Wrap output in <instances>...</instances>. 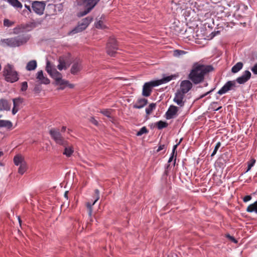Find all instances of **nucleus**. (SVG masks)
<instances>
[{"label":"nucleus","mask_w":257,"mask_h":257,"mask_svg":"<svg viewBox=\"0 0 257 257\" xmlns=\"http://www.w3.org/2000/svg\"><path fill=\"white\" fill-rule=\"evenodd\" d=\"M213 70L210 65L195 64L188 75V78L194 84H197L203 81L205 75Z\"/></svg>","instance_id":"obj_1"},{"label":"nucleus","mask_w":257,"mask_h":257,"mask_svg":"<svg viewBox=\"0 0 257 257\" xmlns=\"http://www.w3.org/2000/svg\"><path fill=\"white\" fill-rule=\"evenodd\" d=\"M173 78V76L172 75L164 77L161 79L151 81L145 83L143 85L142 95L145 97L149 96L152 91L153 87L167 83L172 80Z\"/></svg>","instance_id":"obj_2"},{"label":"nucleus","mask_w":257,"mask_h":257,"mask_svg":"<svg viewBox=\"0 0 257 257\" xmlns=\"http://www.w3.org/2000/svg\"><path fill=\"white\" fill-rule=\"evenodd\" d=\"M100 0H75L74 4L77 6H84L85 10L78 14L79 17L89 13L98 4Z\"/></svg>","instance_id":"obj_3"},{"label":"nucleus","mask_w":257,"mask_h":257,"mask_svg":"<svg viewBox=\"0 0 257 257\" xmlns=\"http://www.w3.org/2000/svg\"><path fill=\"white\" fill-rule=\"evenodd\" d=\"M3 75L5 80L9 82L13 83L19 80L17 72L14 69V66L10 64L5 66Z\"/></svg>","instance_id":"obj_4"},{"label":"nucleus","mask_w":257,"mask_h":257,"mask_svg":"<svg viewBox=\"0 0 257 257\" xmlns=\"http://www.w3.org/2000/svg\"><path fill=\"white\" fill-rule=\"evenodd\" d=\"M29 38L30 37L28 36L22 35L14 38L4 39L3 41L9 46L16 47L26 43Z\"/></svg>","instance_id":"obj_5"},{"label":"nucleus","mask_w":257,"mask_h":257,"mask_svg":"<svg viewBox=\"0 0 257 257\" xmlns=\"http://www.w3.org/2000/svg\"><path fill=\"white\" fill-rule=\"evenodd\" d=\"M92 19H93L90 17L83 19L81 22L78 24V26L70 32V34H74L83 31L88 27L89 24L92 21Z\"/></svg>","instance_id":"obj_6"},{"label":"nucleus","mask_w":257,"mask_h":257,"mask_svg":"<svg viewBox=\"0 0 257 257\" xmlns=\"http://www.w3.org/2000/svg\"><path fill=\"white\" fill-rule=\"evenodd\" d=\"M46 4L44 1H33L32 3V9L38 15L44 14Z\"/></svg>","instance_id":"obj_7"},{"label":"nucleus","mask_w":257,"mask_h":257,"mask_svg":"<svg viewBox=\"0 0 257 257\" xmlns=\"http://www.w3.org/2000/svg\"><path fill=\"white\" fill-rule=\"evenodd\" d=\"M52 138L55 141L56 143L60 145H64L66 140L62 136L61 133L58 130L51 129L49 132Z\"/></svg>","instance_id":"obj_8"},{"label":"nucleus","mask_w":257,"mask_h":257,"mask_svg":"<svg viewBox=\"0 0 257 257\" xmlns=\"http://www.w3.org/2000/svg\"><path fill=\"white\" fill-rule=\"evenodd\" d=\"M106 48L107 54L110 56H114L118 47L116 40L114 38L109 39Z\"/></svg>","instance_id":"obj_9"},{"label":"nucleus","mask_w":257,"mask_h":257,"mask_svg":"<svg viewBox=\"0 0 257 257\" xmlns=\"http://www.w3.org/2000/svg\"><path fill=\"white\" fill-rule=\"evenodd\" d=\"M235 87V82L234 81H228L224 86L217 92L219 95L226 93L228 91L233 89Z\"/></svg>","instance_id":"obj_10"},{"label":"nucleus","mask_w":257,"mask_h":257,"mask_svg":"<svg viewBox=\"0 0 257 257\" xmlns=\"http://www.w3.org/2000/svg\"><path fill=\"white\" fill-rule=\"evenodd\" d=\"M58 62L57 68L60 71L63 69L66 70L70 65V63L68 62V58L66 56H60L58 58Z\"/></svg>","instance_id":"obj_11"},{"label":"nucleus","mask_w":257,"mask_h":257,"mask_svg":"<svg viewBox=\"0 0 257 257\" xmlns=\"http://www.w3.org/2000/svg\"><path fill=\"white\" fill-rule=\"evenodd\" d=\"M185 95V94L177 90L175 93L173 101L180 107H183L185 102V100L184 99Z\"/></svg>","instance_id":"obj_12"},{"label":"nucleus","mask_w":257,"mask_h":257,"mask_svg":"<svg viewBox=\"0 0 257 257\" xmlns=\"http://www.w3.org/2000/svg\"><path fill=\"white\" fill-rule=\"evenodd\" d=\"M192 87V84L189 80H183L180 84V88L178 90L184 94H186Z\"/></svg>","instance_id":"obj_13"},{"label":"nucleus","mask_w":257,"mask_h":257,"mask_svg":"<svg viewBox=\"0 0 257 257\" xmlns=\"http://www.w3.org/2000/svg\"><path fill=\"white\" fill-rule=\"evenodd\" d=\"M251 75V73L248 70H245L241 76L236 79V81L240 84H244L250 78Z\"/></svg>","instance_id":"obj_14"},{"label":"nucleus","mask_w":257,"mask_h":257,"mask_svg":"<svg viewBox=\"0 0 257 257\" xmlns=\"http://www.w3.org/2000/svg\"><path fill=\"white\" fill-rule=\"evenodd\" d=\"M13 108L12 109V113L15 115L20 109V106L23 102V99L18 97L13 99Z\"/></svg>","instance_id":"obj_15"},{"label":"nucleus","mask_w":257,"mask_h":257,"mask_svg":"<svg viewBox=\"0 0 257 257\" xmlns=\"http://www.w3.org/2000/svg\"><path fill=\"white\" fill-rule=\"evenodd\" d=\"M65 144L64 145H61L64 148L63 154L67 157H70L74 152L73 147L72 145L69 144L67 141Z\"/></svg>","instance_id":"obj_16"},{"label":"nucleus","mask_w":257,"mask_h":257,"mask_svg":"<svg viewBox=\"0 0 257 257\" xmlns=\"http://www.w3.org/2000/svg\"><path fill=\"white\" fill-rule=\"evenodd\" d=\"M178 111V108L174 105H171L167 111L166 115L167 119H171L176 116Z\"/></svg>","instance_id":"obj_17"},{"label":"nucleus","mask_w":257,"mask_h":257,"mask_svg":"<svg viewBox=\"0 0 257 257\" xmlns=\"http://www.w3.org/2000/svg\"><path fill=\"white\" fill-rule=\"evenodd\" d=\"M36 78L41 82V83L48 84L50 82V80L47 77H45L44 76L42 70H40L37 72Z\"/></svg>","instance_id":"obj_18"},{"label":"nucleus","mask_w":257,"mask_h":257,"mask_svg":"<svg viewBox=\"0 0 257 257\" xmlns=\"http://www.w3.org/2000/svg\"><path fill=\"white\" fill-rule=\"evenodd\" d=\"M11 103H9L7 100L5 99H0V111H9L11 109Z\"/></svg>","instance_id":"obj_19"},{"label":"nucleus","mask_w":257,"mask_h":257,"mask_svg":"<svg viewBox=\"0 0 257 257\" xmlns=\"http://www.w3.org/2000/svg\"><path fill=\"white\" fill-rule=\"evenodd\" d=\"M148 103V100L145 98L139 99L134 105L133 107L137 109H141L144 107Z\"/></svg>","instance_id":"obj_20"},{"label":"nucleus","mask_w":257,"mask_h":257,"mask_svg":"<svg viewBox=\"0 0 257 257\" xmlns=\"http://www.w3.org/2000/svg\"><path fill=\"white\" fill-rule=\"evenodd\" d=\"M81 69V65L80 62L77 61L75 62L72 65L71 69V73L73 74H75L80 71Z\"/></svg>","instance_id":"obj_21"},{"label":"nucleus","mask_w":257,"mask_h":257,"mask_svg":"<svg viewBox=\"0 0 257 257\" xmlns=\"http://www.w3.org/2000/svg\"><path fill=\"white\" fill-rule=\"evenodd\" d=\"M50 76L53 78L56 82L62 78V75L61 73L58 72L56 69H54L52 72L50 74Z\"/></svg>","instance_id":"obj_22"},{"label":"nucleus","mask_w":257,"mask_h":257,"mask_svg":"<svg viewBox=\"0 0 257 257\" xmlns=\"http://www.w3.org/2000/svg\"><path fill=\"white\" fill-rule=\"evenodd\" d=\"M37 66V62L36 60L30 61L27 64L26 69L28 71H32L36 69Z\"/></svg>","instance_id":"obj_23"},{"label":"nucleus","mask_w":257,"mask_h":257,"mask_svg":"<svg viewBox=\"0 0 257 257\" xmlns=\"http://www.w3.org/2000/svg\"><path fill=\"white\" fill-rule=\"evenodd\" d=\"M246 211L249 213L254 212L257 214V201L249 205L247 207Z\"/></svg>","instance_id":"obj_24"},{"label":"nucleus","mask_w":257,"mask_h":257,"mask_svg":"<svg viewBox=\"0 0 257 257\" xmlns=\"http://www.w3.org/2000/svg\"><path fill=\"white\" fill-rule=\"evenodd\" d=\"M243 63L241 62H237L235 65H234L231 68V71L232 73H235L240 70L243 67Z\"/></svg>","instance_id":"obj_25"},{"label":"nucleus","mask_w":257,"mask_h":257,"mask_svg":"<svg viewBox=\"0 0 257 257\" xmlns=\"http://www.w3.org/2000/svg\"><path fill=\"white\" fill-rule=\"evenodd\" d=\"M12 123L11 121L7 120H0V127H7L10 128L12 127Z\"/></svg>","instance_id":"obj_26"},{"label":"nucleus","mask_w":257,"mask_h":257,"mask_svg":"<svg viewBox=\"0 0 257 257\" xmlns=\"http://www.w3.org/2000/svg\"><path fill=\"white\" fill-rule=\"evenodd\" d=\"M14 162L16 165H20L22 162H25L24 158L21 155H17L14 158Z\"/></svg>","instance_id":"obj_27"},{"label":"nucleus","mask_w":257,"mask_h":257,"mask_svg":"<svg viewBox=\"0 0 257 257\" xmlns=\"http://www.w3.org/2000/svg\"><path fill=\"white\" fill-rule=\"evenodd\" d=\"M8 2L13 7L17 8H22V5L18 0H8Z\"/></svg>","instance_id":"obj_28"},{"label":"nucleus","mask_w":257,"mask_h":257,"mask_svg":"<svg viewBox=\"0 0 257 257\" xmlns=\"http://www.w3.org/2000/svg\"><path fill=\"white\" fill-rule=\"evenodd\" d=\"M27 164H26V162H22V163L20 165V167H19V168L18 170V172H19V173L22 175L26 172V171L27 170Z\"/></svg>","instance_id":"obj_29"},{"label":"nucleus","mask_w":257,"mask_h":257,"mask_svg":"<svg viewBox=\"0 0 257 257\" xmlns=\"http://www.w3.org/2000/svg\"><path fill=\"white\" fill-rule=\"evenodd\" d=\"M156 103H151L148 107L146 108V112L147 115L150 114L152 111L156 108Z\"/></svg>","instance_id":"obj_30"},{"label":"nucleus","mask_w":257,"mask_h":257,"mask_svg":"<svg viewBox=\"0 0 257 257\" xmlns=\"http://www.w3.org/2000/svg\"><path fill=\"white\" fill-rule=\"evenodd\" d=\"M156 125L158 129L162 130L164 128L168 126V123L165 121L160 120L158 122H157Z\"/></svg>","instance_id":"obj_31"},{"label":"nucleus","mask_w":257,"mask_h":257,"mask_svg":"<svg viewBox=\"0 0 257 257\" xmlns=\"http://www.w3.org/2000/svg\"><path fill=\"white\" fill-rule=\"evenodd\" d=\"M187 53V52L181 50H176L173 51V56L176 57H179L180 56L183 55Z\"/></svg>","instance_id":"obj_32"},{"label":"nucleus","mask_w":257,"mask_h":257,"mask_svg":"<svg viewBox=\"0 0 257 257\" xmlns=\"http://www.w3.org/2000/svg\"><path fill=\"white\" fill-rule=\"evenodd\" d=\"M56 68H53L51 63L49 61H47L46 66V70L47 73L50 75L54 69Z\"/></svg>","instance_id":"obj_33"},{"label":"nucleus","mask_w":257,"mask_h":257,"mask_svg":"<svg viewBox=\"0 0 257 257\" xmlns=\"http://www.w3.org/2000/svg\"><path fill=\"white\" fill-rule=\"evenodd\" d=\"M148 132L149 131L148 129L146 128V127L144 126L142 127L139 132H138V133H137V135L138 136H141L144 134H147Z\"/></svg>","instance_id":"obj_34"},{"label":"nucleus","mask_w":257,"mask_h":257,"mask_svg":"<svg viewBox=\"0 0 257 257\" xmlns=\"http://www.w3.org/2000/svg\"><path fill=\"white\" fill-rule=\"evenodd\" d=\"M37 27V24L35 22L31 23L26 25L25 28L27 30H31Z\"/></svg>","instance_id":"obj_35"},{"label":"nucleus","mask_w":257,"mask_h":257,"mask_svg":"<svg viewBox=\"0 0 257 257\" xmlns=\"http://www.w3.org/2000/svg\"><path fill=\"white\" fill-rule=\"evenodd\" d=\"M255 161H256L254 159H251L249 162H248L247 169L246 171V172L249 171L251 169V168L254 166Z\"/></svg>","instance_id":"obj_36"},{"label":"nucleus","mask_w":257,"mask_h":257,"mask_svg":"<svg viewBox=\"0 0 257 257\" xmlns=\"http://www.w3.org/2000/svg\"><path fill=\"white\" fill-rule=\"evenodd\" d=\"M14 24V22L11 21L8 19H5L4 20V25L5 27H10L12 26Z\"/></svg>","instance_id":"obj_37"},{"label":"nucleus","mask_w":257,"mask_h":257,"mask_svg":"<svg viewBox=\"0 0 257 257\" xmlns=\"http://www.w3.org/2000/svg\"><path fill=\"white\" fill-rule=\"evenodd\" d=\"M100 112L108 117H111V111L109 109H103L100 111Z\"/></svg>","instance_id":"obj_38"},{"label":"nucleus","mask_w":257,"mask_h":257,"mask_svg":"<svg viewBox=\"0 0 257 257\" xmlns=\"http://www.w3.org/2000/svg\"><path fill=\"white\" fill-rule=\"evenodd\" d=\"M95 27L97 29H103L105 28V26L104 25L103 22L101 20H99L96 23Z\"/></svg>","instance_id":"obj_39"},{"label":"nucleus","mask_w":257,"mask_h":257,"mask_svg":"<svg viewBox=\"0 0 257 257\" xmlns=\"http://www.w3.org/2000/svg\"><path fill=\"white\" fill-rule=\"evenodd\" d=\"M56 84L60 85V86L62 85H66L68 84V81L65 80L64 79H62V78H61L60 80H59L56 82Z\"/></svg>","instance_id":"obj_40"},{"label":"nucleus","mask_w":257,"mask_h":257,"mask_svg":"<svg viewBox=\"0 0 257 257\" xmlns=\"http://www.w3.org/2000/svg\"><path fill=\"white\" fill-rule=\"evenodd\" d=\"M95 203H94V202L91 203L90 202H87L86 203V206H87V207L88 208V209H89V216H91V214H92V207L93 205H94Z\"/></svg>","instance_id":"obj_41"},{"label":"nucleus","mask_w":257,"mask_h":257,"mask_svg":"<svg viewBox=\"0 0 257 257\" xmlns=\"http://www.w3.org/2000/svg\"><path fill=\"white\" fill-rule=\"evenodd\" d=\"M220 146H221V143L219 142H217V144H216V146L215 147V148H214L212 153L211 154V156L212 157L214 156L216 154L217 151H218V149L220 147Z\"/></svg>","instance_id":"obj_42"},{"label":"nucleus","mask_w":257,"mask_h":257,"mask_svg":"<svg viewBox=\"0 0 257 257\" xmlns=\"http://www.w3.org/2000/svg\"><path fill=\"white\" fill-rule=\"evenodd\" d=\"M178 145V144H177V145L174 146L173 148V150H172V156H171V157L169 158V159L168 160V163H169L172 161V160L173 159V158H174V154L175 153V151H176V150L177 149V147Z\"/></svg>","instance_id":"obj_43"},{"label":"nucleus","mask_w":257,"mask_h":257,"mask_svg":"<svg viewBox=\"0 0 257 257\" xmlns=\"http://www.w3.org/2000/svg\"><path fill=\"white\" fill-rule=\"evenodd\" d=\"M94 193L95 200L94 201V203H95L99 199V191L98 189H95L94 190Z\"/></svg>","instance_id":"obj_44"},{"label":"nucleus","mask_w":257,"mask_h":257,"mask_svg":"<svg viewBox=\"0 0 257 257\" xmlns=\"http://www.w3.org/2000/svg\"><path fill=\"white\" fill-rule=\"evenodd\" d=\"M166 148H167V147H166V146L165 145H164V144H163V145L160 144L159 145L158 148L156 150V153H158V152H159L163 150H165L164 151V152H165L166 151Z\"/></svg>","instance_id":"obj_45"},{"label":"nucleus","mask_w":257,"mask_h":257,"mask_svg":"<svg viewBox=\"0 0 257 257\" xmlns=\"http://www.w3.org/2000/svg\"><path fill=\"white\" fill-rule=\"evenodd\" d=\"M28 88V84H27V82L25 81V82H23L22 83V85H21V90L22 91H26Z\"/></svg>","instance_id":"obj_46"},{"label":"nucleus","mask_w":257,"mask_h":257,"mask_svg":"<svg viewBox=\"0 0 257 257\" xmlns=\"http://www.w3.org/2000/svg\"><path fill=\"white\" fill-rule=\"evenodd\" d=\"M226 237L228 238L230 240H231L232 242L234 243H237V241L236 239L232 236H231L229 234H226Z\"/></svg>","instance_id":"obj_47"},{"label":"nucleus","mask_w":257,"mask_h":257,"mask_svg":"<svg viewBox=\"0 0 257 257\" xmlns=\"http://www.w3.org/2000/svg\"><path fill=\"white\" fill-rule=\"evenodd\" d=\"M251 70L254 74H257V63L251 68Z\"/></svg>","instance_id":"obj_48"},{"label":"nucleus","mask_w":257,"mask_h":257,"mask_svg":"<svg viewBox=\"0 0 257 257\" xmlns=\"http://www.w3.org/2000/svg\"><path fill=\"white\" fill-rule=\"evenodd\" d=\"M251 199V196L250 195H246L244 197L243 200L244 202H246Z\"/></svg>","instance_id":"obj_49"},{"label":"nucleus","mask_w":257,"mask_h":257,"mask_svg":"<svg viewBox=\"0 0 257 257\" xmlns=\"http://www.w3.org/2000/svg\"><path fill=\"white\" fill-rule=\"evenodd\" d=\"M90 121L95 125H98V121L93 117H91L90 119Z\"/></svg>","instance_id":"obj_50"},{"label":"nucleus","mask_w":257,"mask_h":257,"mask_svg":"<svg viewBox=\"0 0 257 257\" xmlns=\"http://www.w3.org/2000/svg\"><path fill=\"white\" fill-rule=\"evenodd\" d=\"M25 7L28 10L29 13H31L32 12V10L29 6H28L25 4Z\"/></svg>","instance_id":"obj_51"},{"label":"nucleus","mask_w":257,"mask_h":257,"mask_svg":"<svg viewBox=\"0 0 257 257\" xmlns=\"http://www.w3.org/2000/svg\"><path fill=\"white\" fill-rule=\"evenodd\" d=\"M220 33V31H214L212 33V35H213V37H214L217 34H219Z\"/></svg>","instance_id":"obj_52"},{"label":"nucleus","mask_w":257,"mask_h":257,"mask_svg":"<svg viewBox=\"0 0 257 257\" xmlns=\"http://www.w3.org/2000/svg\"><path fill=\"white\" fill-rule=\"evenodd\" d=\"M67 86H68L69 88H73V87H74V85H73V84H69V83H68V84L67 85Z\"/></svg>","instance_id":"obj_53"},{"label":"nucleus","mask_w":257,"mask_h":257,"mask_svg":"<svg viewBox=\"0 0 257 257\" xmlns=\"http://www.w3.org/2000/svg\"><path fill=\"white\" fill-rule=\"evenodd\" d=\"M68 191H65V192L64 193V197L67 199L68 198Z\"/></svg>","instance_id":"obj_54"},{"label":"nucleus","mask_w":257,"mask_h":257,"mask_svg":"<svg viewBox=\"0 0 257 257\" xmlns=\"http://www.w3.org/2000/svg\"><path fill=\"white\" fill-rule=\"evenodd\" d=\"M48 7H49V8H50L51 9H53L55 8V6L53 5H49Z\"/></svg>","instance_id":"obj_55"},{"label":"nucleus","mask_w":257,"mask_h":257,"mask_svg":"<svg viewBox=\"0 0 257 257\" xmlns=\"http://www.w3.org/2000/svg\"><path fill=\"white\" fill-rule=\"evenodd\" d=\"M65 86L66 85L60 86L58 89L63 90L65 88Z\"/></svg>","instance_id":"obj_56"},{"label":"nucleus","mask_w":257,"mask_h":257,"mask_svg":"<svg viewBox=\"0 0 257 257\" xmlns=\"http://www.w3.org/2000/svg\"><path fill=\"white\" fill-rule=\"evenodd\" d=\"M211 91H212V90H210V91H208V92H206L205 94H204V95H203L202 96H201V97H204V96H205L207 95L208 94L210 93Z\"/></svg>","instance_id":"obj_57"},{"label":"nucleus","mask_w":257,"mask_h":257,"mask_svg":"<svg viewBox=\"0 0 257 257\" xmlns=\"http://www.w3.org/2000/svg\"><path fill=\"white\" fill-rule=\"evenodd\" d=\"M66 126H63L61 129L62 132H65L66 131Z\"/></svg>","instance_id":"obj_58"},{"label":"nucleus","mask_w":257,"mask_h":257,"mask_svg":"<svg viewBox=\"0 0 257 257\" xmlns=\"http://www.w3.org/2000/svg\"><path fill=\"white\" fill-rule=\"evenodd\" d=\"M224 25L226 26V27H228L229 26L228 23H225Z\"/></svg>","instance_id":"obj_59"},{"label":"nucleus","mask_w":257,"mask_h":257,"mask_svg":"<svg viewBox=\"0 0 257 257\" xmlns=\"http://www.w3.org/2000/svg\"><path fill=\"white\" fill-rule=\"evenodd\" d=\"M18 219H19V222L20 223V224L21 225V222H22V220H21L20 217H18Z\"/></svg>","instance_id":"obj_60"},{"label":"nucleus","mask_w":257,"mask_h":257,"mask_svg":"<svg viewBox=\"0 0 257 257\" xmlns=\"http://www.w3.org/2000/svg\"><path fill=\"white\" fill-rule=\"evenodd\" d=\"M3 155H4L3 152L1 151V152H0V157H1V156H2Z\"/></svg>","instance_id":"obj_61"},{"label":"nucleus","mask_w":257,"mask_h":257,"mask_svg":"<svg viewBox=\"0 0 257 257\" xmlns=\"http://www.w3.org/2000/svg\"><path fill=\"white\" fill-rule=\"evenodd\" d=\"M221 108V107L220 106V107H218V108H217V109H216V110H219V109L220 108Z\"/></svg>","instance_id":"obj_62"},{"label":"nucleus","mask_w":257,"mask_h":257,"mask_svg":"<svg viewBox=\"0 0 257 257\" xmlns=\"http://www.w3.org/2000/svg\"><path fill=\"white\" fill-rule=\"evenodd\" d=\"M231 24L232 25V26H234V23H231Z\"/></svg>","instance_id":"obj_63"},{"label":"nucleus","mask_w":257,"mask_h":257,"mask_svg":"<svg viewBox=\"0 0 257 257\" xmlns=\"http://www.w3.org/2000/svg\"><path fill=\"white\" fill-rule=\"evenodd\" d=\"M176 158H175V160H174V164H175V163H176Z\"/></svg>","instance_id":"obj_64"}]
</instances>
